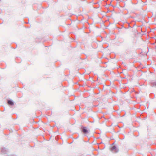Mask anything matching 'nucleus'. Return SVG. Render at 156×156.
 I'll use <instances>...</instances> for the list:
<instances>
[{
  "label": "nucleus",
  "instance_id": "nucleus-1",
  "mask_svg": "<svg viewBox=\"0 0 156 156\" xmlns=\"http://www.w3.org/2000/svg\"><path fill=\"white\" fill-rule=\"evenodd\" d=\"M82 132L85 135L89 133V130L86 127H84L83 128Z\"/></svg>",
  "mask_w": 156,
  "mask_h": 156
},
{
  "label": "nucleus",
  "instance_id": "nucleus-2",
  "mask_svg": "<svg viewBox=\"0 0 156 156\" xmlns=\"http://www.w3.org/2000/svg\"><path fill=\"white\" fill-rule=\"evenodd\" d=\"M8 103L9 105H13V102L12 101L10 100H9L8 101Z\"/></svg>",
  "mask_w": 156,
  "mask_h": 156
},
{
  "label": "nucleus",
  "instance_id": "nucleus-3",
  "mask_svg": "<svg viewBox=\"0 0 156 156\" xmlns=\"http://www.w3.org/2000/svg\"><path fill=\"white\" fill-rule=\"evenodd\" d=\"M116 147L115 146H112V150H114L116 149Z\"/></svg>",
  "mask_w": 156,
  "mask_h": 156
}]
</instances>
